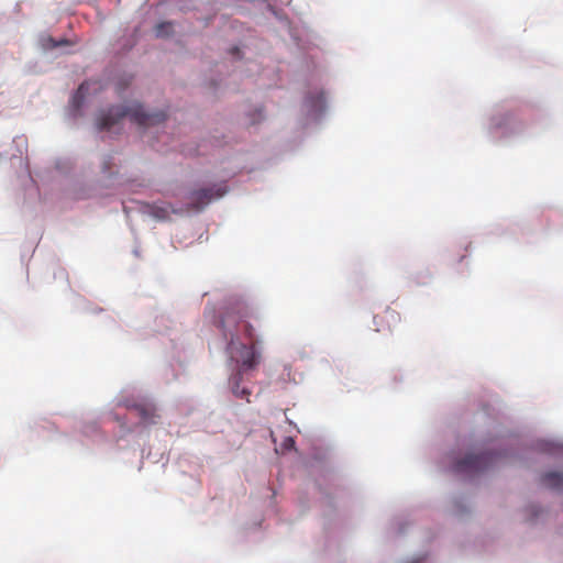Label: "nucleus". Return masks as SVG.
Here are the masks:
<instances>
[{"label":"nucleus","mask_w":563,"mask_h":563,"mask_svg":"<svg viewBox=\"0 0 563 563\" xmlns=\"http://www.w3.org/2000/svg\"><path fill=\"white\" fill-rule=\"evenodd\" d=\"M257 319L252 307L242 299L228 301L221 311L219 328L227 340L229 358L236 365L235 373L244 375L261 363L260 340L252 323Z\"/></svg>","instance_id":"obj_1"},{"label":"nucleus","mask_w":563,"mask_h":563,"mask_svg":"<svg viewBox=\"0 0 563 563\" xmlns=\"http://www.w3.org/2000/svg\"><path fill=\"white\" fill-rule=\"evenodd\" d=\"M126 117L130 118L131 122L145 128L162 123L166 119V113L164 111L146 112L139 103H133L128 107H112L108 112L99 117L98 129L100 131H110L117 125H120L121 121Z\"/></svg>","instance_id":"obj_2"},{"label":"nucleus","mask_w":563,"mask_h":563,"mask_svg":"<svg viewBox=\"0 0 563 563\" xmlns=\"http://www.w3.org/2000/svg\"><path fill=\"white\" fill-rule=\"evenodd\" d=\"M225 192L227 187L224 185L192 189L186 196V210L201 211L213 199L222 197Z\"/></svg>","instance_id":"obj_3"},{"label":"nucleus","mask_w":563,"mask_h":563,"mask_svg":"<svg viewBox=\"0 0 563 563\" xmlns=\"http://www.w3.org/2000/svg\"><path fill=\"white\" fill-rule=\"evenodd\" d=\"M495 453L468 454L454 464V471L461 474H476L487 470L496 460Z\"/></svg>","instance_id":"obj_4"},{"label":"nucleus","mask_w":563,"mask_h":563,"mask_svg":"<svg viewBox=\"0 0 563 563\" xmlns=\"http://www.w3.org/2000/svg\"><path fill=\"white\" fill-rule=\"evenodd\" d=\"M400 313L391 308H386L374 316L375 330L377 332L391 331L400 322Z\"/></svg>","instance_id":"obj_5"},{"label":"nucleus","mask_w":563,"mask_h":563,"mask_svg":"<svg viewBox=\"0 0 563 563\" xmlns=\"http://www.w3.org/2000/svg\"><path fill=\"white\" fill-rule=\"evenodd\" d=\"M132 410H134L145 423H156L157 421V410L152 404H136L132 406Z\"/></svg>","instance_id":"obj_6"},{"label":"nucleus","mask_w":563,"mask_h":563,"mask_svg":"<svg viewBox=\"0 0 563 563\" xmlns=\"http://www.w3.org/2000/svg\"><path fill=\"white\" fill-rule=\"evenodd\" d=\"M148 212L157 220L169 219L172 213H177L178 210L174 209L169 203H153L148 206Z\"/></svg>","instance_id":"obj_7"},{"label":"nucleus","mask_w":563,"mask_h":563,"mask_svg":"<svg viewBox=\"0 0 563 563\" xmlns=\"http://www.w3.org/2000/svg\"><path fill=\"white\" fill-rule=\"evenodd\" d=\"M243 379V374L241 373H234L230 378L231 389L235 397L245 399L246 401H250L249 397L251 395V390L246 387H242L241 383Z\"/></svg>","instance_id":"obj_8"},{"label":"nucleus","mask_w":563,"mask_h":563,"mask_svg":"<svg viewBox=\"0 0 563 563\" xmlns=\"http://www.w3.org/2000/svg\"><path fill=\"white\" fill-rule=\"evenodd\" d=\"M541 483L543 486L552 489H562L563 488V474L558 472H549L545 473L541 477Z\"/></svg>","instance_id":"obj_9"},{"label":"nucleus","mask_w":563,"mask_h":563,"mask_svg":"<svg viewBox=\"0 0 563 563\" xmlns=\"http://www.w3.org/2000/svg\"><path fill=\"white\" fill-rule=\"evenodd\" d=\"M174 32V25L172 22H161L155 27V34L157 37H168Z\"/></svg>","instance_id":"obj_10"},{"label":"nucleus","mask_w":563,"mask_h":563,"mask_svg":"<svg viewBox=\"0 0 563 563\" xmlns=\"http://www.w3.org/2000/svg\"><path fill=\"white\" fill-rule=\"evenodd\" d=\"M88 91V86H87V82H82L77 92H76V96L75 98H84L85 93Z\"/></svg>","instance_id":"obj_11"},{"label":"nucleus","mask_w":563,"mask_h":563,"mask_svg":"<svg viewBox=\"0 0 563 563\" xmlns=\"http://www.w3.org/2000/svg\"><path fill=\"white\" fill-rule=\"evenodd\" d=\"M295 445V441L291 438H287L284 442L285 449H290Z\"/></svg>","instance_id":"obj_12"},{"label":"nucleus","mask_w":563,"mask_h":563,"mask_svg":"<svg viewBox=\"0 0 563 563\" xmlns=\"http://www.w3.org/2000/svg\"><path fill=\"white\" fill-rule=\"evenodd\" d=\"M109 169H110L109 161H104V163H103V170L107 172Z\"/></svg>","instance_id":"obj_13"},{"label":"nucleus","mask_w":563,"mask_h":563,"mask_svg":"<svg viewBox=\"0 0 563 563\" xmlns=\"http://www.w3.org/2000/svg\"><path fill=\"white\" fill-rule=\"evenodd\" d=\"M64 43H67V41H63V42H60V43H54V46H58V45H62V44H64Z\"/></svg>","instance_id":"obj_14"},{"label":"nucleus","mask_w":563,"mask_h":563,"mask_svg":"<svg viewBox=\"0 0 563 563\" xmlns=\"http://www.w3.org/2000/svg\"><path fill=\"white\" fill-rule=\"evenodd\" d=\"M412 563H421V560L419 559V560H417V561H415Z\"/></svg>","instance_id":"obj_15"}]
</instances>
